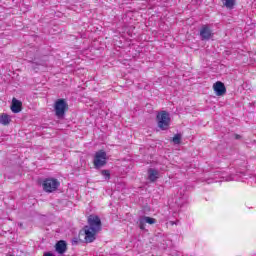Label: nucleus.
<instances>
[{"mask_svg":"<svg viewBox=\"0 0 256 256\" xmlns=\"http://www.w3.org/2000/svg\"><path fill=\"white\" fill-rule=\"evenodd\" d=\"M59 185V180L55 178H46L42 183V187L46 193H53V191H57V189H59Z\"/></svg>","mask_w":256,"mask_h":256,"instance_id":"nucleus-4","label":"nucleus"},{"mask_svg":"<svg viewBox=\"0 0 256 256\" xmlns=\"http://www.w3.org/2000/svg\"><path fill=\"white\" fill-rule=\"evenodd\" d=\"M22 107H23V104L21 103V101L17 100L16 98L12 99V104H11L12 113H21Z\"/></svg>","mask_w":256,"mask_h":256,"instance_id":"nucleus-11","label":"nucleus"},{"mask_svg":"<svg viewBox=\"0 0 256 256\" xmlns=\"http://www.w3.org/2000/svg\"><path fill=\"white\" fill-rule=\"evenodd\" d=\"M236 139H239V135L236 136Z\"/></svg>","mask_w":256,"mask_h":256,"instance_id":"nucleus-21","label":"nucleus"},{"mask_svg":"<svg viewBox=\"0 0 256 256\" xmlns=\"http://www.w3.org/2000/svg\"><path fill=\"white\" fill-rule=\"evenodd\" d=\"M78 244H79V238H73L72 245H78Z\"/></svg>","mask_w":256,"mask_h":256,"instance_id":"nucleus-20","label":"nucleus"},{"mask_svg":"<svg viewBox=\"0 0 256 256\" xmlns=\"http://www.w3.org/2000/svg\"><path fill=\"white\" fill-rule=\"evenodd\" d=\"M158 127L162 131H167L169 129V125L171 124V117H169V113L167 111H162L156 116Z\"/></svg>","mask_w":256,"mask_h":256,"instance_id":"nucleus-2","label":"nucleus"},{"mask_svg":"<svg viewBox=\"0 0 256 256\" xmlns=\"http://www.w3.org/2000/svg\"><path fill=\"white\" fill-rule=\"evenodd\" d=\"M39 65H40V64H37V63H35V62H32V63L30 64V67H31V69H33V71H37V69H39Z\"/></svg>","mask_w":256,"mask_h":256,"instance_id":"nucleus-19","label":"nucleus"},{"mask_svg":"<svg viewBox=\"0 0 256 256\" xmlns=\"http://www.w3.org/2000/svg\"><path fill=\"white\" fill-rule=\"evenodd\" d=\"M9 123H11V116H9L6 113L1 114L0 115V124L7 126V125H9Z\"/></svg>","mask_w":256,"mask_h":256,"instance_id":"nucleus-13","label":"nucleus"},{"mask_svg":"<svg viewBox=\"0 0 256 256\" xmlns=\"http://www.w3.org/2000/svg\"><path fill=\"white\" fill-rule=\"evenodd\" d=\"M181 134H175L174 137L172 138L173 144L174 145H180L181 144Z\"/></svg>","mask_w":256,"mask_h":256,"instance_id":"nucleus-16","label":"nucleus"},{"mask_svg":"<svg viewBox=\"0 0 256 256\" xmlns=\"http://www.w3.org/2000/svg\"><path fill=\"white\" fill-rule=\"evenodd\" d=\"M147 223L148 225H155V223H157V220L149 216H141L138 222L141 231H145V225H147Z\"/></svg>","mask_w":256,"mask_h":256,"instance_id":"nucleus-8","label":"nucleus"},{"mask_svg":"<svg viewBox=\"0 0 256 256\" xmlns=\"http://www.w3.org/2000/svg\"><path fill=\"white\" fill-rule=\"evenodd\" d=\"M56 252L59 253V255H63V253H66L67 251V242L64 240H60L55 245Z\"/></svg>","mask_w":256,"mask_h":256,"instance_id":"nucleus-10","label":"nucleus"},{"mask_svg":"<svg viewBox=\"0 0 256 256\" xmlns=\"http://www.w3.org/2000/svg\"><path fill=\"white\" fill-rule=\"evenodd\" d=\"M222 3L226 9H235L236 1L235 0H222Z\"/></svg>","mask_w":256,"mask_h":256,"instance_id":"nucleus-14","label":"nucleus"},{"mask_svg":"<svg viewBox=\"0 0 256 256\" xmlns=\"http://www.w3.org/2000/svg\"><path fill=\"white\" fill-rule=\"evenodd\" d=\"M68 109H69V104L65 99L60 98L55 101L54 111H55V116L58 119H65V113H67Z\"/></svg>","mask_w":256,"mask_h":256,"instance_id":"nucleus-1","label":"nucleus"},{"mask_svg":"<svg viewBox=\"0 0 256 256\" xmlns=\"http://www.w3.org/2000/svg\"><path fill=\"white\" fill-rule=\"evenodd\" d=\"M213 37V30H211V26L209 24H204L200 28V38L201 41H209Z\"/></svg>","mask_w":256,"mask_h":256,"instance_id":"nucleus-6","label":"nucleus"},{"mask_svg":"<svg viewBox=\"0 0 256 256\" xmlns=\"http://www.w3.org/2000/svg\"><path fill=\"white\" fill-rule=\"evenodd\" d=\"M148 179L150 180V183H155V181L159 179V170L154 168H149Z\"/></svg>","mask_w":256,"mask_h":256,"instance_id":"nucleus-12","label":"nucleus"},{"mask_svg":"<svg viewBox=\"0 0 256 256\" xmlns=\"http://www.w3.org/2000/svg\"><path fill=\"white\" fill-rule=\"evenodd\" d=\"M83 231H84V235H85L84 239L86 243H93V241L97 239V234L99 233L97 232V230H91L89 226H85Z\"/></svg>","mask_w":256,"mask_h":256,"instance_id":"nucleus-7","label":"nucleus"},{"mask_svg":"<svg viewBox=\"0 0 256 256\" xmlns=\"http://www.w3.org/2000/svg\"><path fill=\"white\" fill-rule=\"evenodd\" d=\"M101 175L105 177L106 180L111 179V172L109 170H102Z\"/></svg>","mask_w":256,"mask_h":256,"instance_id":"nucleus-17","label":"nucleus"},{"mask_svg":"<svg viewBox=\"0 0 256 256\" xmlns=\"http://www.w3.org/2000/svg\"><path fill=\"white\" fill-rule=\"evenodd\" d=\"M101 218H99V216H95V215H90L88 217V228L91 229V231H97L98 233L101 230Z\"/></svg>","mask_w":256,"mask_h":256,"instance_id":"nucleus-5","label":"nucleus"},{"mask_svg":"<svg viewBox=\"0 0 256 256\" xmlns=\"http://www.w3.org/2000/svg\"><path fill=\"white\" fill-rule=\"evenodd\" d=\"M94 169H101L107 165V152L105 150H99L95 153L94 160Z\"/></svg>","mask_w":256,"mask_h":256,"instance_id":"nucleus-3","label":"nucleus"},{"mask_svg":"<svg viewBox=\"0 0 256 256\" xmlns=\"http://www.w3.org/2000/svg\"><path fill=\"white\" fill-rule=\"evenodd\" d=\"M222 179L224 181H234L235 177L233 175H229V176H222Z\"/></svg>","mask_w":256,"mask_h":256,"instance_id":"nucleus-18","label":"nucleus"},{"mask_svg":"<svg viewBox=\"0 0 256 256\" xmlns=\"http://www.w3.org/2000/svg\"><path fill=\"white\" fill-rule=\"evenodd\" d=\"M213 89L218 97H221L227 93V88H225V84L221 81L214 83Z\"/></svg>","mask_w":256,"mask_h":256,"instance_id":"nucleus-9","label":"nucleus"},{"mask_svg":"<svg viewBox=\"0 0 256 256\" xmlns=\"http://www.w3.org/2000/svg\"><path fill=\"white\" fill-rule=\"evenodd\" d=\"M184 192L185 190H180L179 192L180 198L178 201H176L178 205H183L184 203H187V195H185Z\"/></svg>","mask_w":256,"mask_h":256,"instance_id":"nucleus-15","label":"nucleus"}]
</instances>
